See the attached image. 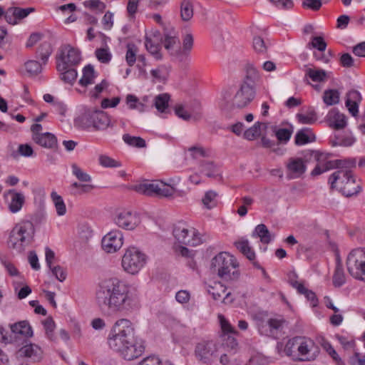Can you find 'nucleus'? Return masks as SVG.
<instances>
[{"instance_id": "nucleus-16", "label": "nucleus", "mask_w": 365, "mask_h": 365, "mask_svg": "<svg viewBox=\"0 0 365 365\" xmlns=\"http://www.w3.org/2000/svg\"><path fill=\"white\" fill-rule=\"evenodd\" d=\"M115 223L120 228L133 230L140 224V219L138 214L123 210L116 215Z\"/></svg>"}, {"instance_id": "nucleus-1", "label": "nucleus", "mask_w": 365, "mask_h": 365, "mask_svg": "<svg viewBox=\"0 0 365 365\" xmlns=\"http://www.w3.org/2000/svg\"><path fill=\"white\" fill-rule=\"evenodd\" d=\"M95 298L102 311L112 314L130 312L138 304V297L135 291L128 284L117 277L100 282Z\"/></svg>"}, {"instance_id": "nucleus-9", "label": "nucleus", "mask_w": 365, "mask_h": 365, "mask_svg": "<svg viewBox=\"0 0 365 365\" xmlns=\"http://www.w3.org/2000/svg\"><path fill=\"white\" fill-rule=\"evenodd\" d=\"M173 232L175 240L182 245L196 247L205 241L203 235L197 229L185 222H178Z\"/></svg>"}, {"instance_id": "nucleus-35", "label": "nucleus", "mask_w": 365, "mask_h": 365, "mask_svg": "<svg viewBox=\"0 0 365 365\" xmlns=\"http://www.w3.org/2000/svg\"><path fill=\"white\" fill-rule=\"evenodd\" d=\"M235 245L249 260L252 261L255 259V253L250 246V243L247 240L242 238L235 242Z\"/></svg>"}, {"instance_id": "nucleus-6", "label": "nucleus", "mask_w": 365, "mask_h": 365, "mask_svg": "<svg viewBox=\"0 0 365 365\" xmlns=\"http://www.w3.org/2000/svg\"><path fill=\"white\" fill-rule=\"evenodd\" d=\"M329 182L331 188H336L346 197L357 195L361 191V184L352 171L337 170L333 173Z\"/></svg>"}, {"instance_id": "nucleus-54", "label": "nucleus", "mask_w": 365, "mask_h": 365, "mask_svg": "<svg viewBox=\"0 0 365 365\" xmlns=\"http://www.w3.org/2000/svg\"><path fill=\"white\" fill-rule=\"evenodd\" d=\"M252 46L255 52L264 54L267 53V46L264 39L260 36H255L253 38Z\"/></svg>"}, {"instance_id": "nucleus-43", "label": "nucleus", "mask_w": 365, "mask_h": 365, "mask_svg": "<svg viewBox=\"0 0 365 365\" xmlns=\"http://www.w3.org/2000/svg\"><path fill=\"white\" fill-rule=\"evenodd\" d=\"M306 76L314 82H323L327 79V73L322 69L309 68L306 70Z\"/></svg>"}, {"instance_id": "nucleus-5", "label": "nucleus", "mask_w": 365, "mask_h": 365, "mask_svg": "<svg viewBox=\"0 0 365 365\" xmlns=\"http://www.w3.org/2000/svg\"><path fill=\"white\" fill-rule=\"evenodd\" d=\"M239 264L235 257L228 252H222L212 258L211 267L217 275L225 281L236 280L240 277Z\"/></svg>"}, {"instance_id": "nucleus-58", "label": "nucleus", "mask_w": 365, "mask_h": 365, "mask_svg": "<svg viewBox=\"0 0 365 365\" xmlns=\"http://www.w3.org/2000/svg\"><path fill=\"white\" fill-rule=\"evenodd\" d=\"M193 159L198 160L208 156V151L201 146H192L187 149Z\"/></svg>"}, {"instance_id": "nucleus-37", "label": "nucleus", "mask_w": 365, "mask_h": 365, "mask_svg": "<svg viewBox=\"0 0 365 365\" xmlns=\"http://www.w3.org/2000/svg\"><path fill=\"white\" fill-rule=\"evenodd\" d=\"M340 93L336 89L326 90L323 94V101L328 106L336 105L339 103Z\"/></svg>"}, {"instance_id": "nucleus-2", "label": "nucleus", "mask_w": 365, "mask_h": 365, "mask_svg": "<svg viewBox=\"0 0 365 365\" xmlns=\"http://www.w3.org/2000/svg\"><path fill=\"white\" fill-rule=\"evenodd\" d=\"M108 343L110 349L128 361L138 358L144 351V346L135 341L134 327L128 319H120L114 323Z\"/></svg>"}, {"instance_id": "nucleus-42", "label": "nucleus", "mask_w": 365, "mask_h": 365, "mask_svg": "<svg viewBox=\"0 0 365 365\" xmlns=\"http://www.w3.org/2000/svg\"><path fill=\"white\" fill-rule=\"evenodd\" d=\"M125 101L130 109H135L139 112H144L146 109V106L133 94L127 95Z\"/></svg>"}, {"instance_id": "nucleus-11", "label": "nucleus", "mask_w": 365, "mask_h": 365, "mask_svg": "<svg viewBox=\"0 0 365 365\" xmlns=\"http://www.w3.org/2000/svg\"><path fill=\"white\" fill-rule=\"evenodd\" d=\"M346 264L351 277L365 282V249L352 250L347 256Z\"/></svg>"}, {"instance_id": "nucleus-41", "label": "nucleus", "mask_w": 365, "mask_h": 365, "mask_svg": "<svg viewBox=\"0 0 365 365\" xmlns=\"http://www.w3.org/2000/svg\"><path fill=\"white\" fill-rule=\"evenodd\" d=\"M263 127L266 128L267 125L264 123L257 122L255 125L246 130L244 133V137L248 140H253L261 134V128Z\"/></svg>"}, {"instance_id": "nucleus-8", "label": "nucleus", "mask_w": 365, "mask_h": 365, "mask_svg": "<svg viewBox=\"0 0 365 365\" xmlns=\"http://www.w3.org/2000/svg\"><path fill=\"white\" fill-rule=\"evenodd\" d=\"M148 256L136 247H129L122 257L121 266L130 274H137L146 264Z\"/></svg>"}, {"instance_id": "nucleus-31", "label": "nucleus", "mask_w": 365, "mask_h": 365, "mask_svg": "<svg viewBox=\"0 0 365 365\" xmlns=\"http://www.w3.org/2000/svg\"><path fill=\"white\" fill-rule=\"evenodd\" d=\"M253 237H259L263 244H269L274 238L267 226L264 224L258 225L252 234Z\"/></svg>"}, {"instance_id": "nucleus-47", "label": "nucleus", "mask_w": 365, "mask_h": 365, "mask_svg": "<svg viewBox=\"0 0 365 365\" xmlns=\"http://www.w3.org/2000/svg\"><path fill=\"white\" fill-rule=\"evenodd\" d=\"M170 96L167 93H162L155 98V106L156 109L163 113L168 107Z\"/></svg>"}, {"instance_id": "nucleus-33", "label": "nucleus", "mask_w": 365, "mask_h": 365, "mask_svg": "<svg viewBox=\"0 0 365 365\" xmlns=\"http://www.w3.org/2000/svg\"><path fill=\"white\" fill-rule=\"evenodd\" d=\"M96 73L93 66L88 65L83 69V75L79 80V84L83 87H87L93 84L96 78Z\"/></svg>"}, {"instance_id": "nucleus-25", "label": "nucleus", "mask_w": 365, "mask_h": 365, "mask_svg": "<svg viewBox=\"0 0 365 365\" xmlns=\"http://www.w3.org/2000/svg\"><path fill=\"white\" fill-rule=\"evenodd\" d=\"M208 292L215 300H222L224 303H226L225 300L230 294V292H227V288L220 282H215L212 286H210Z\"/></svg>"}, {"instance_id": "nucleus-50", "label": "nucleus", "mask_w": 365, "mask_h": 365, "mask_svg": "<svg viewBox=\"0 0 365 365\" xmlns=\"http://www.w3.org/2000/svg\"><path fill=\"white\" fill-rule=\"evenodd\" d=\"M123 140L125 143L133 147L141 148L146 146L145 140L140 137L131 136L129 134H125L123 135Z\"/></svg>"}, {"instance_id": "nucleus-32", "label": "nucleus", "mask_w": 365, "mask_h": 365, "mask_svg": "<svg viewBox=\"0 0 365 365\" xmlns=\"http://www.w3.org/2000/svg\"><path fill=\"white\" fill-rule=\"evenodd\" d=\"M315 140V135L309 128L299 130L295 135V143L302 145Z\"/></svg>"}, {"instance_id": "nucleus-29", "label": "nucleus", "mask_w": 365, "mask_h": 365, "mask_svg": "<svg viewBox=\"0 0 365 365\" xmlns=\"http://www.w3.org/2000/svg\"><path fill=\"white\" fill-rule=\"evenodd\" d=\"M9 193L11 195V197L9 204V209L12 213H16L22 208L25 202V197L22 193L14 190H9Z\"/></svg>"}, {"instance_id": "nucleus-30", "label": "nucleus", "mask_w": 365, "mask_h": 365, "mask_svg": "<svg viewBox=\"0 0 365 365\" xmlns=\"http://www.w3.org/2000/svg\"><path fill=\"white\" fill-rule=\"evenodd\" d=\"M170 73V67L166 65H160L150 71V74L154 83H164L167 81Z\"/></svg>"}, {"instance_id": "nucleus-27", "label": "nucleus", "mask_w": 365, "mask_h": 365, "mask_svg": "<svg viewBox=\"0 0 365 365\" xmlns=\"http://www.w3.org/2000/svg\"><path fill=\"white\" fill-rule=\"evenodd\" d=\"M285 323L283 318H270L267 321L268 329H264V327H259L261 332L265 331L266 334L274 336L278 331L281 330Z\"/></svg>"}, {"instance_id": "nucleus-7", "label": "nucleus", "mask_w": 365, "mask_h": 365, "mask_svg": "<svg viewBox=\"0 0 365 365\" xmlns=\"http://www.w3.org/2000/svg\"><path fill=\"white\" fill-rule=\"evenodd\" d=\"M134 190L137 192L145 195H155L167 198L173 197L177 191L176 188L170 183L159 180H145L135 185Z\"/></svg>"}, {"instance_id": "nucleus-4", "label": "nucleus", "mask_w": 365, "mask_h": 365, "mask_svg": "<svg viewBox=\"0 0 365 365\" xmlns=\"http://www.w3.org/2000/svg\"><path fill=\"white\" fill-rule=\"evenodd\" d=\"M35 229L29 220L21 221L11 230L8 241L9 247L21 253L34 240Z\"/></svg>"}, {"instance_id": "nucleus-17", "label": "nucleus", "mask_w": 365, "mask_h": 365, "mask_svg": "<svg viewBox=\"0 0 365 365\" xmlns=\"http://www.w3.org/2000/svg\"><path fill=\"white\" fill-rule=\"evenodd\" d=\"M299 351L296 361H309L314 359L316 357V345L313 340L309 338L302 336L301 343L299 344Z\"/></svg>"}, {"instance_id": "nucleus-22", "label": "nucleus", "mask_w": 365, "mask_h": 365, "mask_svg": "<svg viewBox=\"0 0 365 365\" xmlns=\"http://www.w3.org/2000/svg\"><path fill=\"white\" fill-rule=\"evenodd\" d=\"M31 138L34 143L44 148L55 149L57 148V138L51 133L46 132L41 135L31 137Z\"/></svg>"}, {"instance_id": "nucleus-3", "label": "nucleus", "mask_w": 365, "mask_h": 365, "mask_svg": "<svg viewBox=\"0 0 365 365\" xmlns=\"http://www.w3.org/2000/svg\"><path fill=\"white\" fill-rule=\"evenodd\" d=\"M163 44L165 49L178 61L186 66L190 63V55L194 44L193 36L191 34H187L183 36L182 46H180L178 37L168 34L165 35Z\"/></svg>"}, {"instance_id": "nucleus-63", "label": "nucleus", "mask_w": 365, "mask_h": 365, "mask_svg": "<svg viewBox=\"0 0 365 365\" xmlns=\"http://www.w3.org/2000/svg\"><path fill=\"white\" fill-rule=\"evenodd\" d=\"M273 6L279 10H289L293 8L294 2L292 0H269Z\"/></svg>"}, {"instance_id": "nucleus-24", "label": "nucleus", "mask_w": 365, "mask_h": 365, "mask_svg": "<svg viewBox=\"0 0 365 365\" xmlns=\"http://www.w3.org/2000/svg\"><path fill=\"white\" fill-rule=\"evenodd\" d=\"M19 351L21 354L34 361H40L43 357L41 348L35 344H26L21 347Z\"/></svg>"}, {"instance_id": "nucleus-57", "label": "nucleus", "mask_w": 365, "mask_h": 365, "mask_svg": "<svg viewBox=\"0 0 365 365\" xmlns=\"http://www.w3.org/2000/svg\"><path fill=\"white\" fill-rule=\"evenodd\" d=\"M72 173L76 177V178L82 182H88L91 180V177L86 173H85L81 168L77 165L73 164L71 165Z\"/></svg>"}, {"instance_id": "nucleus-59", "label": "nucleus", "mask_w": 365, "mask_h": 365, "mask_svg": "<svg viewBox=\"0 0 365 365\" xmlns=\"http://www.w3.org/2000/svg\"><path fill=\"white\" fill-rule=\"evenodd\" d=\"M98 162L101 166L105 168H118L120 166V163L106 155H101L98 158Z\"/></svg>"}, {"instance_id": "nucleus-45", "label": "nucleus", "mask_w": 365, "mask_h": 365, "mask_svg": "<svg viewBox=\"0 0 365 365\" xmlns=\"http://www.w3.org/2000/svg\"><path fill=\"white\" fill-rule=\"evenodd\" d=\"M125 61L129 66H133L137 60L138 48L133 43L127 44Z\"/></svg>"}, {"instance_id": "nucleus-10", "label": "nucleus", "mask_w": 365, "mask_h": 365, "mask_svg": "<svg viewBox=\"0 0 365 365\" xmlns=\"http://www.w3.org/2000/svg\"><path fill=\"white\" fill-rule=\"evenodd\" d=\"M76 123L83 128H93L96 130H105L110 125V119L102 110H88L84 113Z\"/></svg>"}, {"instance_id": "nucleus-39", "label": "nucleus", "mask_w": 365, "mask_h": 365, "mask_svg": "<svg viewBox=\"0 0 365 365\" xmlns=\"http://www.w3.org/2000/svg\"><path fill=\"white\" fill-rule=\"evenodd\" d=\"M51 198L54 204L56 213L58 216H63L66 213V206L63 197L56 192H52Z\"/></svg>"}, {"instance_id": "nucleus-34", "label": "nucleus", "mask_w": 365, "mask_h": 365, "mask_svg": "<svg viewBox=\"0 0 365 365\" xmlns=\"http://www.w3.org/2000/svg\"><path fill=\"white\" fill-rule=\"evenodd\" d=\"M13 333L21 335L24 337L33 336V330L29 322L26 321L19 322L11 327Z\"/></svg>"}, {"instance_id": "nucleus-53", "label": "nucleus", "mask_w": 365, "mask_h": 365, "mask_svg": "<svg viewBox=\"0 0 365 365\" xmlns=\"http://www.w3.org/2000/svg\"><path fill=\"white\" fill-rule=\"evenodd\" d=\"M200 172L207 177H213L216 173V166L211 161H202L200 163Z\"/></svg>"}, {"instance_id": "nucleus-52", "label": "nucleus", "mask_w": 365, "mask_h": 365, "mask_svg": "<svg viewBox=\"0 0 365 365\" xmlns=\"http://www.w3.org/2000/svg\"><path fill=\"white\" fill-rule=\"evenodd\" d=\"M323 349L327 352V354L333 359L337 365H344V361L341 360L336 350L328 341H324L322 344Z\"/></svg>"}, {"instance_id": "nucleus-20", "label": "nucleus", "mask_w": 365, "mask_h": 365, "mask_svg": "<svg viewBox=\"0 0 365 365\" xmlns=\"http://www.w3.org/2000/svg\"><path fill=\"white\" fill-rule=\"evenodd\" d=\"M326 119L329 127L336 130L342 129L346 125V118L345 115L340 113L336 109L330 110Z\"/></svg>"}, {"instance_id": "nucleus-44", "label": "nucleus", "mask_w": 365, "mask_h": 365, "mask_svg": "<svg viewBox=\"0 0 365 365\" xmlns=\"http://www.w3.org/2000/svg\"><path fill=\"white\" fill-rule=\"evenodd\" d=\"M52 53V48L48 42H43L41 44L37 51V56L40 58L44 64L46 63Z\"/></svg>"}, {"instance_id": "nucleus-36", "label": "nucleus", "mask_w": 365, "mask_h": 365, "mask_svg": "<svg viewBox=\"0 0 365 365\" xmlns=\"http://www.w3.org/2000/svg\"><path fill=\"white\" fill-rule=\"evenodd\" d=\"M94 189V186L90 184H82L73 182L69 187L70 194L73 196H79L83 194L89 193Z\"/></svg>"}, {"instance_id": "nucleus-15", "label": "nucleus", "mask_w": 365, "mask_h": 365, "mask_svg": "<svg viewBox=\"0 0 365 365\" xmlns=\"http://www.w3.org/2000/svg\"><path fill=\"white\" fill-rule=\"evenodd\" d=\"M123 245V235L119 230H112L102 239V248L107 253H114Z\"/></svg>"}, {"instance_id": "nucleus-55", "label": "nucleus", "mask_w": 365, "mask_h": 365, "mask_svg": "<svg viewBox=\"0 0 365 365\" xmlns=\"http://www.w3.org/2000/svg\"><path fill=\"white\" fill-rule=\"evenodd\" d=\"M45 333L50 340L53 339V332L56 327L55 322L51 317H48L42 322Z\"/></svg>"}, {"instance_id": "nucleus-61", "label": "nucleus", "mask_w": 365, "mask_h": 365, "mask_svg": "<svg viewBox=\"0 0 365 365\" xmlns=\"http://www.w3.org/2000/svg\"><path fill=\"white\" fill-rule=\"evenodd\" d=\"M140 1L141 0H128L126 11L128 13V17L130 19H134L135 18Z\"/></svg>"}, {"instance_id": "nucleus-21", "label": "nucleus", "mask_w": 365, "mask_h": 365, "mask_svg": "<svg viewBox=\"0 0 365 365\" xmlns=\"http://www.w3.org/2000/svg\"><path fill=\"white\" fill-rule=\"evenodd\" d=\"M361 101V96L356 90L349 91L346 93L345 105L349 113L356 117L359 113V105Z\"/></svg>"}, {"instance_id": "nucleus-38", "label": "nucleus", "mask_w": 365, "mask_h": 365, "mask_svg": "<svg viewBox=\"0 0 365 365\" xmlns=\"http://www.w3.org/2000/svg\"><path fill=\"white\" fill-rule=\"evenodd\" d=\"M330 165L332 169L351 171V168H354L356 165V162L354 160L349 159L334 160H331Z\"/></svg>"}, {"instance_id": "nucleus-40", "label": "nucleus", "mask_w": 365, "mask_h": 365, "mask_svg": "<svg viewBox=\"0 0 365 365\" xmlns=\"http://www.w3.org/2000/svg\"><path fill=\"white\" fill-rule=\"evenodd\" d=\"M217 193L212 190H209L205 192L202 199V202L206 209L210 210L214 208L217 205Z\"/></svg>"}, {"instance_id": "nucleus-23", "label": "nucleus", "mask_w": 365, "mask_h": 365, "mask_svg": "<svg viewBox=\"0 0 365 365\" xmlns=\"http://www.w3.org/2000/svg\"><path fill=\"white\" fill-rule=\"evenodd\" d=\"M202 107L200 103L198 102L194 103V108L190 110H186L182 106H178L175 107V114L180 118L185 120H189L192 118H197L201 116Z\"/></svg>"}, {"instance_id": "nucleus-48", "label": "nucleus", "mask_w": 365, "mask_h": 365, "mask_svg": "<svg viewBox=\"0 0 365 365\" xmlns=\"http://www.w3.org/2000/svg\"><path fill=\"white\" fill-rule=\"evenodd\" d=\"M299 123L302 124H313L317 121V113L314 110H311L305 113H298L296 115Z\"/></svg>"}, {"instance_id": "nucleus-64", "label": "nucleus", "mask_w": 365, "mask_h": 365, "mask_svg": "<svg viewBox=\"0 0 365 365\" xmlns=\"http://www.w3.org/2000/svg\"><path fill=\"white\" fill-rule=\"evenodd\" d=\"M108 86V82L106 80H103L100 83L96 85V86L90 91L89 96L92 98H98L100 94L107 88Z\"/></svg>"}, {"instance_id": "nucleus-62", "label": "nucleus", "mask_w": 365, "mask_h": 365, "mask_svg": "<svg viewBox=\"0 0 365 365\" xmlns=\"http://www.w3.org/2000/svg\"><path fill=\"white\" fill-rule=\"evenodd\" d=\"M298 292L301 294H304L305 297L310 302L311 306L313 307H315L317 306L318 304V299L317 298V296L314 292H313L312 290L308 289L305 287L304 285L302 287V289H299Z\"/></svg>"}, {"instance_id": "nucleus-49", "label": "nucleus", "mask_w": 365, "mask_h": 365, "mask_svg": "<svg viewBox=\"0 0 365 365\" xmlns=\"http://www.w3.org/2000/svg\"><path fill=\"white\" fill-rule=\"evenodd\" d=\"M346 282V277L344 274L342 266L338 263L333 275V284L335 287H341Z\"/></svg>"}, {"instance_id": "nucleus-13", "label": "nucleus", "mask_w": 365, "mask_h": 365, "mask_svg": "<svg viewBox=\"0 0 365 365\" xmlns=\"http://www.w3.org/2000/svg\"><path fill=\"white\" fill-rule=\"evenodd\" d=\"M218 345L213 340H202L195 347V356L203 364L210 363L217 356Z\"/></svg>"}, {"instance_id": "nucleus-56", "label": "nucleus", "mask_w": 365, "mask_h": 365, "mask_svg": "<svg viewBox=\"0 0 365 365\" xmlns=\"http://www.w3.org/2000/svg\"><path fill=\"white\" fill-rule=\"evenodd\" d=\"M25 68L26 71L32 76L38 74L42 70L41 63L34 60H30L26 62Z\"/></svg>"}, {"instance_id": "nucleus-60", "label": "nucleus", "mask_w": 365, "mask_h": 365, "mask_svg": "<svg viewBox=\"0 0 365 365\" xmlns=\"http://www.w3.org/2000/svg\"><path fill=\"white\" fill-rule=\"evenodd\" d=\"M293 128H279L275 130V135L279 141L287 143L291 138Z\"/></svg>"}, {"instance_id": "nucleus-18", "label": "nucleus", "mask_w": 365, "mask_h": 365, "mask_svg": "<svg viewBox=\"0 0 365 365\" xmlns=\"http://www.w3.org/2000/svg\"><path fill=\"white\" fill-rule=\"evenodd\" d=\"M302 336H295L289 339L285 345L283 343L278 342L277 344V349L279 354H284L288 356H293L295 359L297 357L299 351V344L301 343Z\"/></svg>"}, {"instance_id": "nucleus-12", "label": "nucleus", "mask_w": 365, "mask_h": 365, "mask_svg": "<svg viewBox=\"0 0 365 365\" xmlns=\"http://www.w3.org/2000/svg\"><path fill=\"white\" fill-rule=\"evenodd\" d=\"M255 86L248 81L242 83L235 89L233 97L230 101L232 108H243L247 106L255 98Z\"/></svg>"}, {"instance_id": "nucleus-26", "label": "nucleus", "mask_w": 365, "mask_h": 365, "mask_svg": "<svg viewBox=\"0 0 365 365\" xmlns=\"http://www.w3.org/2000/svg\"><path fill=\"white\" fill-rule=\"evenodd\" d=\"M316 157L317 164L314 168V170L312 171V175H319L327 170H332V168H331L330 165L331 160H327V157L326 155L323 153H318Z\"/></svg>"}, {"instance_id": "nucleus-46", "label": "nucleus", "mask_w": 365, "mask_h": 365, "mask_svg": "<svg viewBox=\"0 0 365 365\" xmlns=\"http://www.w3.org/2000/svg\"><path fill=\"white\" fill-rule=\"evenodd\" d=\"M260 78L258 70L252 65L247 64L246 66V76L242 81H248L255 86V82Z\"/></svg>"}, {"instance_id": "nucleus-14", "label": "nucleus", "mask_w": 365, "mask_h": 365, "mask_svg": "<svg viewBox=\"0 0 365 365\" xmlns=\"http://www.w3.org/2000/svg\"><path fill=\"white\" fill-rule=\"evenodd\" d=\"M80 51L72 47L71 45L66 44L61 47V62L57 64L58 71L65 70L68 67L77 65L81 61Z\"/></svg>"}, {"instance_id": "nucleus-28", "label": "nucleus", "mask_w": 365, "mask_h": 365, "mask_svg": "<svg viewBox=\"0 0 365 365\" xmlns=\"http://www.w3.org/2000/svg\"><path fill=\"white\" fill-rule=\"evenodd\" d=\"M180 19L183 22L190 21L194 16V6L192 0H182L180 4Z\"/></svg>"}, {"instance_id": "nucleus-51", "label": "nucleus", "mask_w": 365, "mask_h": 365, "mask_svg": "<svg viewBox=\"0 0 365 365\" xmlns=\"http://www.w3.org/2000/svg\"><path fill=\"white\" fill-rule=\"evenodd\" d=\"M61 72V79L69 84H73L77 78V71L76 69L68 67L65 70L59 71Z\"/></svg>"}, {"instance_id": "nucleus-19", "label": "nucleus", "mask_w": 365, "mask_h": 365, "mask_svg": "<svg viewBox=\"0 0 365 365\" xmlns=\"http://www.w3.org/2000/svg\"><path fill=\"white\" fill-rule=\"evenodd\" d=\"M287 175L290 178H297L306 171V164L302 158H289L287 163Z\"/></svg>"}]
</instances>
